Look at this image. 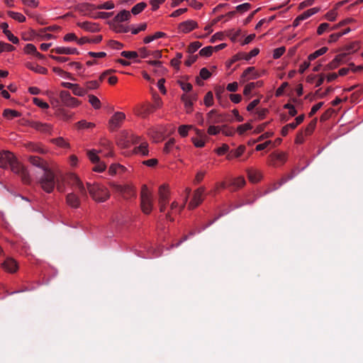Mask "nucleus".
<instances>
[{"instance_id": "f257e3e1", "label": "nucleus", "mask_w": 363, "mask_h": 363, "mask_svg": "<svg viewBox=\"0 0 363 363\" xmlns=\"http://www.w3.org/2000/svg\"><path fill=\"white\" fill-rule=\"evenodd\" d=\"M9 166L13 172L21 177L24 184L30 183V177L28 170L17 160L13 154L9 151H0V167L5 169Z\"/></svg>"}, {"instance_id": "f03ea898", "label": "nucleus", "mask_w": 363, "mask_h": 363, "mask_svg": "<svg viewBox=\"0 0 363 363\" xmlns=\"http://www.w3.org/2000/svg\"><path fill=\"white\" fill-rule=\"evenodd\" d=\"M55 186L60 192L65 191V185L71 187L72 190H78L82 196H86V190L82 181L74 174L60 175L56 177Z\"/></svg>"}, {"instance_id": "7ed1b4c3", "label": "nucleus", "mask_w": 363, "mask_h": 363, "mask_svg": "<svg viewBox=\"0 0 363 363\" xmlns=\"http://www.w3.org/2000/svg\"><path fill=\"white\" fill-rule=\"evenodd\" d=\"M87 189L92 199L97 202H104L110 196L109 191L104 186L98 184H86Z\"/></svg>"}, {"instance_id": "20e7f679", "label": "nucleus", "mask_w": 363, "mask_h": 363, "mask_svg": "<svg viewBox=\"0 0 363 363\" xmlns=\"http://www.w3.org/2000/svg\"><path fill=\"white\" fill-rule=\"evenodd\" d=\"M56 177L55 173L49 169L43 172L38 179V184L45 192L51 193L55 186Z\"/></svg>"}, {"instance_id": "39448f33", "label": "nucleus", "mask_w": 363, "mask_h": 363, "mask_svg": "<svg viewBox=\"0 0 363 363\" xmlns=\"http://www.w3.org/2000/svg\"><path fill=\"white\" fill-rule=\"evenodd\" d=\"M140 206L144 213L149 214L152 211L153 206L152 194L145 184L143 185L140 192Z\"/></svg>"}, {"instance_id": "423d86ee", "label": "nucleus", "mask_w": 363, "mask_h": 363, "mask_svg": "<svg viewBox=\"0 0 363 363\" xmlns=\"http://www.w3.org/2000/svg\"><path fill=\"white\" fill-rule=\"evenodd\" d=\"M98 152L91 150L87 152L89 159L95 164L93 170L98 172H102L106 169V164L100 160L99 157L97 155Z\"/></svg>"}, {"instance_id": "0eeeda50", "label": "nucleus", "mask_w": 363, "mask_h": 363, "mask_svg": "<svg viewBox=\"0 0 363 363\" xmlns=\"http://www.w3.org/2000/svg\"><path fill=\"white\" fill-rule=\"evenodd\" d=\"M60 98L62 104L69 108H74L80 105V101L74 97H72L67 91H61Z\"/></svg>"}, {"instance_id": "6e6552de", "label": "nucleus", "mask_w": 363, "mask_h": 363, "mask_svg": "<svg viewBox=\"0 0 363 363\" xmlns=\"http://www.w3.org/2000/svg\"><path fill=\"white\" fill-rule=\"evenodd\" d=\"M125 118V115L123 112H116L108 121V127L111 131H115L118 129L123 121Z\"/></svg>"}, {"instance_id": "1a4fd4ad", "label": "nucleus", "mask_w": 363, "mask_h": 363, "mask_svg": "<svg viewBox=\"0 0 363 363\" xmlns=\"http://www.w3.org/2000/svg\"><path fill=\"white\" fill-rule=\"evenodd\" d=\"M227 121L226 116L221 113H218L217 111L213 109L207 113L206 123L208 124H216L224 123Z\"/></svg>"}, {"instance_id": "9d476101", "label": "nucleus", "mask_w": 363, "mask_h": 363, "mask_svg": "<svg viewBox=\"0 0 363 363\" xmlns=\"http://www.w3.org/2000/svg\"><path fill=\"white\" fill-rule=\"evenodd\" d=\"M76 193H78L82 198H86V196H82L78 190H72V192L69 193L66 196V202L67 203L71 206L72 208H77L80 206V199L79 197L77 195Z\"/></svg>"}, {"instance_id": "9b49d317", "label": "nucleus", "mask_w": 363, "mask_h": 363, "mask_svg": "<svg viewBox=\"0 0 363 363\" xmlns=\"http://www.w3.org/2000/svg\"><path fill=\"white\" fill-rule=\"evenodd\" d=\"M204 191H205L204 187H200V188L197 189L196 190H195V191L194 193L193 198L189 203L188 208L189 209H194L202 203V201H203L202 196H203V194L204 193Z\"/></svg>"}, {"instance_id": "f8f14e48", "label": "nucleus", "mask_w": 363, "mask_h": 363, "mask_svg": "<svg viewBox=\"0 0 363 363\" xmlns=\"http://www.w3.org/2000/svg\"><path fill=\"white\" fill-rule=\"evenodd\" d=\"M259 48H254L248 53H245V52L238 53L232 57V59L230 60V64H233L241 59H244L245 60H250L252 57L257 55L259 54Z\"/></svg>"}, {"instance_id": "ddd939ff", "label": "nucleus", "mask_w": 363, "mask_h": 363, "mask_svg": "<svg viewBox=\"0 0 363 363\" xmlns=\"http://www.w3.org/2000/svg\"><path fill=\"white\" fill-rule=\"evenodd\" d=\"M114 8V4L112 1H107L95 6L93 4H84L81 6L82 11H91L94 9H112Z\"/></svg>"}, {"instance_id": "4468645a", "label": "nucleus", "mask_w": 363, "mask_h": 363, "mask_svg": "<svg viewBox=\"0 0 363 363\" xmlns=\"http://www.w3.org/2000/svg\"><path fill=\"white\" fill-rule=\"evenodd\" d=\"M260 77V74L255 71L254 67H247L242 74L240 79L241 82H245L250 79H256Z\"/></svg>"}, {"instance_id": "2eb2a0df", "label": "nucleus", "mask_w": 363, "mask_h": 363, "mask_svg": "<svg viewBox=\"0 0 363 363\" xmlns=\"http://www.w3.org/2000/svg\"><path fill=\"white\" fill-rule=\"evenodd\" d=\"M286 160V155L284 152L281 153H272L269 155V164L277 167L279 163L283 164Z\"/></svg>"}, {"instance_id": "dca6fc26", "label": "nucleus", "mask_w": 363, "mask_h": 363, "mask_svg": "<svg viewBox=\"0 0 363 363\" xmlns=\"http://www.w3.org/2000/svg\"><path fill=\"white\" fill-rule=\"evenodd\" d=\"M29 125L43 133H49L52 130V125L49 123H43L39 121H30Z\"/></svg>"}, {"instance_id": "f3484780", "label": "nucleus", "mask_w": 363, "mask_h": 363, "mask_svg": "<svg viewBox=\"0 0 363 363\" xmlns=\"http://www.w3.org/2000/svg\"><path fill=\"white\" fill-rule=\"evenodd\" d=\"M115 189L122 194L125 199H128L135 195L134 189L130 186L113 185Z\"/></svg>"}, {"instance_id": "a211bd4d", "label": "nucleus", "mask_w": 363, "mask_h": 363, "mask_svg": "<svg viewBox=\"0 0 363 363\" xmlns=\"http://www.w3.org/2000/svg\"><path fill=\"white\" fill-rule=\"evenodd\" d=\"M170 191L167 184H162L158 190V203H169Z\"/></svg>"}, {"instance_id": "6ab92c4d", "label": "nucleus", "mask_w": 363, "mask_h": 363, "mask_svg": "<svg viewBox=\"0 0 363 363\" xmlns=\"http://www.w3.org/2000/svg\"><path fill=\"white\" fill-rule=\"evenodd\" d=\"M28 160L33 166L42 169L43 172L50 169L47 162L38 156H30Z\"/></svg>"}, {"instance_id": "aec40b11", "label": "nucleus", "mask_w": 363, "mask_h": 363, "mask_svg": "<svg viewBox=\"0 0 363 363\" xmlns=\"http://www.w3.org/2000/svg\"><path fill=\"white\" fill-rule=\"evenodd\" d=\"M198 24L193 20H188L181 23L179 25V30L184 33H187L197 27Z\"/></svg>"}, {"instance_id": "412c9836", "label": "nucleus", "mask_w": 363, "mask_h": 363, "mask_svg": "<svg viewBox=\"0 0 363 363\" xmlns=\"http://www.w3.org/2000/svg\"><path fill=\"white\" fill-rule=\"evenodd\" d=\"M51 52L58 55H78L79 52L76 48L57 47L51 50Z\"/></svg>"}, {"instance_id": "4be33fe9", "label": "nucleus", "mask_w": 363, "mask_h": 363, "mask_svg": "<svg viewBox=\"0 0 363 363\" xmlns=\"http://www.w3.org/2000/svg\"><path fill=\"white\" fill-rule=\"evenodd\" d=\"M247 177L252 183L258 182L262 178V174L257 170L248 169L247 170Z\"/></svg>"}, {"instance_id": "5701e85b", "label": "nucleus", "mask_w": 363, "mask_h": 363, "mask_svg": "<svg viewBox=\"0 0 363 363\" xmlns=\"http://www.w3.org/2000/svg\"><path fill=\"white\" fill-rule=\"evenodd\" d=\"M296 174L294 171H292L286 177H283L277 184H274L270 191H274L278 189L281 186L285 184L288 180L292 179L295 177Z\"/></svg>"}, {"instance_id": "b1692460", "label": "nucleus", "mask_w": 363, "mask_h": 363, "mask_svg": "<svg viewBox=\"0 0 363 363\" xmlns=\"http://www.w3.org/2000/svg\"><path fill=\"white\" fill-rule=\"evenodd\" d=\"M55 114L63 121H69L72 118L74 113L65 110L63 108H58L56 110Z\"/></svg>"}, {"instance_id": "393cba45", "label": "nucleus", "mask_w": 363, "mask_h": 363, "mask_svg": "<svg viewBox=\"0 0 363 363\" xmlns=\"http://www.w3.org/2000/svg\"><path fill=\"white\" fill-rule=\"evenodd\" d=\"M78 26L83 28L84 30L89 32H96L99 30V26L96 23H93L91 22H82L79 23Z\"/></svg>"}, {"instance_id": "a878e982", "label": "nucleus", "mask_w": 363, "mask_h": 363, "mask_svg": "<svg viewBox=\"0 0 363 363\" xmlns=\"http://www.w3.org/2000/svg\"><path fill=\"white\" fill-rule=\"evenodd\" d=\"M3 267H4L8 272L11 273H13L16 272L18 269L17 264L15 260L13 259H7L3 264Z\"/></svg>"}, {"instance_id": "bb28decb", "label": "nucleus", "mask_w": 363, "mask_h": 363, "mask_svg": "<svg viewBox=\"0 0 363 363\" xmlns=\"http://www.w3.org/2000/svg\"><path fill=\"white\" fill-rule=\"evenodd\" d=\"M130 17V13L128 11L123 10L115 16L113 22L121 23L123 21L128 20Z\"/></svg>"}, {"instance_id": "cd10ccee", "label": "nucleus", "mask_w": 363, "mask_h": 363, "mask_svg": "<svg viewBox=\"0 0 363 363\" xmlns=\"http://www.w3.org/2000/svg\"><path fill=\"white\" fill-rule=\"evenodd\" d=\"M245 150V147L244 145H240L237 149L233 150L230 152V153L227 156L228 160H231L234 157L238 158L240 157Z\"/></svg>"}, {"instance_id": "c85d7f7f", "label": "nucleus", "mask_w": 363, "mask_h": 363, "mask_svg": "<svg viewBox=\"0 0 363 363\" xmlns=\"http://www.w3.org/2000/svg\"><path fill=\"white\" fill-rule=\"evenodd\" d=\"M344 55H337L333 61H331L328 65H327L325 69H334L336 67H337L340 62L344 58Z\"/></svg>"}, {"instance_id": "c756f323", "label": "nucleus", "mask_w": 363, "mask_h": 363, "mask_svg": "<svg viewBox=\"0 0 363 363\" xmlns=\"http://www.w3.org/2000/svg\"><path fill=\"white\" fill-rule=\"evenodd\" d=\"M3 116L5 118H6L7 119L11 120L14 118L20 117L21 116V114L20 112H18L17 111L6 108L4 111Z\"/></svg>"}, {"instance_id": "7c9ffc66", "label": "nucleus", "mask_w": 363, "mask_h": 363, "mask_svg": "<svg viewBox=\"0 0 363 363\" xmlns=\"http://www.w3.org/2000/svg\"><path fill=\"white\" fill-rule=\"evenodd\" d=\"M26 67L36 73L42 74H46L48 73V69L46 68L39 65L34 66L31 63H27Z\"/></svg>"}, {"instance_id": "2f4dec72", "label": "nucleus", "mask_w": 363, "mask_h": 363, "mask_svg": "<svg viewBox=\"0 0 363 363\" xmlns=\"http://www.w3.org/2000/svg\"><path fill=\"white\" fill-rule=\"evenodd\" d=\"M111 26L116 33H128L130 30L128 27L124 26L121 23L113 22Z\"/></svg>"}, {"instance_id": "473e14b6", "label": "nucleus", "mask_w": 363, "mask_h": 363, "mask_svg": "<svg viewBox=\"0 0 363 363\" xmlns=\"http://www.w3.org/2000/svg\"><path fill=\"white\" fill-rule=\"evenodd\" d=\"M99 86V82L96 80L89 81L84 83V89L86 93H87L89 91L94 90L97 89Z\"/></svg>"}, {"instance_id": "72a5a7b5", "label": "nucleus", "mask_w": 363, "mask_h": 363, "mask_svg": "<svg viewBox=\"0 0 363 363\" xmlns=\"http://www.w3.org/2000/svg\"><path fill=\"white\" fill-rule=\"evenodd\" d=\"M26 147L30 151L39 152L41 154H44L46 152L43 148L40 147L39 144H35L33 143H28L26 145Z\"/></svg>"}, {"instance_id": "f704fd0d", "label": "nucleus", "mask_w": 363, "mask_h": 363, "mask_svg": "<svg viewBox=\"0 0 363 363\" xmlns=\"http://www.w3.org/2000/svg\"><path fill=\"white\" fill-rule=\"evenodd\" d=\"M327 50H328V48L323 47L320 49L315 51L314 52H313L311 55H309V56L308 57V61L314 60L315 59H316L319 56L325 54L327 52Z\"/></svg>"}, {"instance_id": "c9c22d12", "label": "nucleus", "mask_w": 363, "mask_h": 363, "mask_svg": "<svg viewBox=\"0 0 363 363\" xmlns=\"http://www.w3.org/2000/svg\"><path fill=\"white\" fill-rule=\"evenodd\" d=\"M155 107L152 104H148L142 108V111L140 113L143 118L147 117L150 113L155 111Z\"/></svg>"}, {"instance_id": "e433bc0d", "label": "nucleus", "mask_w": 363, "mask_h": 363, "mask_svg": "<svg viewBox=\"0 0 363 363\" xmlns=\"http://www.w3.org/2000/svg\"><path fill=\"white\" fill-rule=\"evenodd\" d=\"M147 143L146 142L141 143L140 145L135 147V151L136 153H141L143 156L148 155Z\"/></svg>"}, {"instance_id": "4c0bfd02", "label": "nucleus", "mask_w": 363, "mask_h": 363, "mask_svg": "<svg viewBox=\"0 0 363 363\" xmlns=\"http://www.w3.org/2000/svg\"><path fill=\"white\" fill-rule=\"evenodd\" d=\"M9 16L13 19L18 21V22H24L26 21V17L21 13L14 12V11H9Z\"/></svg>"}, {"instance_id": "58836bf2", "label": "nucleus", "mask_w": 363, "mask_h": 363, "mask_svg": "<svg viewBox=\"0 0 363 363\" xmlns=\"http://www.w3.org/2000/svg\"><path fill=\"white\" fill-rule=\"evenodd\" d=\"M72 91L75 96H83L86 94L84 87H81L77 84H74V86L73 87Z\"/></svg>"}, {"instance_id": "ea45409f", "label": "nucleus", "mask_w": 363, "mask_h": 363, "mask_svg": "<svg viewBox=\"0 0 363 363\" xmlns=\"http://www.w3.org/2000/svg\"><path fill=\"white\" fill-rule=\"evenodd\" d=\"M75 125L78 129L92 128L95 126L94 123L84 120L77 122Z\"/></svg>"}, {"instance_id": "a19ab883", "label": "nucleus", "mask_w": 363, "mask_h": 363, "mask_svg": "<svg viewBox=\"0 0 363 363\" xmlns=\"http://www.w3.org/2000/svg\"><path fill=\"white\" fill-rule=\"evenodd\" d=\"M146 6L147 4L144 2L138 3L132 8L131 12L133 14L137 15L143 11Z\"/></svg>"}, {"instance_id": "79ce46f5", "label": "nucleus", "mask_w": 363, "mask_h": 363, "mask_svg": "<svg viewBox=\"0 0 363 363\" xmlns=\"http://www.w3.org/2000/svg\"><path fill=\"white\" fill-rule=\"evenodd\" d=\"M201 47V43L199 41H195L191 43L188 48L187 52L190 54H193L197 50H199Z\"/></svg>"}, {"instance_id": "37998d69", "label": "nucleus", "mask_w": 363, "mask_h": 363, "mask_svg": "<svg viewBox=\"0 0 363 363\" xmlns=\"http://www.w3.org/2000/svg\"><path fill=\"white\" fill-rule=\"evenodd\" d=\"M197 98L198 95L196 93L184 94L181 96L182 101H189L193 103L197 100Z\"/></svg>"}, {"instance_id": "c03bdc74", "label": "nucleus", "mask_w": 363, "mask_h": 363, "mask_svg": "<svg viewBox=\"0 0 363 363\" xmlns=\"http://www.w3.org/2000/svg\"><path fill=\"white\" fill-rule=\"evenodd\" d=\"M89 101L96 109L99 108L101 106V102L99 99L94 95H89Z\"/></svg>"}, {"instance_id": "a18cd8bd", "label": "nucleus", "mask_w": 363, "mask_h": 363, "mask_svg": "<svg viewBox=\"0 0 363 363\" xmlns=\"http://www.w3.org/2000/svg\"><path fill=\"white\" fill-rule=\"evenodd\" d=\"M121 55L127 59H135L138 57L139 54L135 51H123Z\"/></svg>"}, {"instance_id": "49530a36", "label": "nucleus", "mask_w": 363, "mask_h": 363, "mask_svg": "<svg viewBox=\"0 0 363 363\" xmlns=\"http://www.w3.org/2000/svg\"><path fill=\"white\" fill-rule=\"evenodd\" d=\"M213 51V47L207 46V47L202 48L199 51V55L203 57H209L212 55Z\"/></svg>"}, {"instance_id": "de8ad7c7", "label": "nucleus", "mask_w": 363, "mask_h": 363, "mask_svg": "<svg viewBox=\"0 0 363 363\" xmlns=\"http://www.w3.org/2000/svg\"><path fill=\"white\" fill-rule=\"evenodd\" d=\"M125 167L119 164H113L109 167V173L111 174H115L118 170H121V172L124 171Z\"/></svg>"}, {"instance_id": "09e8293b", "label": "nucleus", "mask_w": 363, "mask_h": 363, "mask_svg": "<svg viewBox=\"0 0 363 363\" xmlns=\"http://www.w3.org/2000/svg\"><path fill=\"white\" fill-rule=\"evenodd\" d=\"M15 50V48L6 43L0 42V53L2 52H11Z\"/></svg>"}, {"instance_id": "8fccbe9b", "label": "nucleus", "mask_w": 363, "mask_h": 363, "mask_svg": "<svg viewBox=\"0 0 363 363\" xmlns=\"http://www.w3.org/2000/svg\"><path fill=\"white\" fill-rule=\"evenodd\" d=\"M245 184V180L242 177H238L233 179L232 185L236 188H241Z\"/></svg>"}, {"instance_id": "3c124183", "label": "nucleus", "mask_w": 363, "mask_h": 363, "mask_svg": "<svg viewBox=\"0 0 363 363\" xmlns=\"http://www.w3.org/2000/svg\"><path fill=\"white\" fill-rule=\"evenodd\" d=\"M204 104L209 107L213 106V95L211 91H208L206 93L204 97Z\"/></svg>"}, {"instance_id": "603ef678", "label": "nucleus", "mask_w": 363, "mask_h": 363, "mask_svg": "<svg viewBox=\"0 0 363 363\" xmlns=\"http://www.w3.org/2000/svg\"><path fill=\"white\" fill-rule=\"evenodd\" d=\"M147 63L150 65L154 66L156 69L155 72H162L164 69V67L162 66V63L160 61L158 60H150L148 61Z\"/></svg>"}, {"instance_id": "864d4df0", "label": "nucleus", "mask_w": 363, "mask_h": 363, "mask_svg": "<svg viewBox=\"0 0 363 363\" xmlns=\"http://www.w3.org/2000/svg\"><path fill=\"white\" fill-rule=\"evenodd\" d=\"M33 102L35 105L43 109H47L49 108V104L48 103L43 101L41 99L38 98H33Z\"/></svg>"}, {"instance_id": "5fc2aeb1", "label": "nucleus", "mask_w": 363, "mask_h": 363, "mask_svg": "<svg viewBox=\"0 0 363 363\" xmlns=\"http://www.w3.org/2000/svg\"><path fill=\"white\" fill-rule=\"evenodd\" d=\"M206 139L203 138H193L192 142L196 147H202L205 145V140Z\"/></svg>"}, {"instance_id": "6e6d98bb", "label": "nucleus", "mask_w": 363, "mask_h": 363, "mask_svg": "<svg viewBox=\"0 0 363 363\" xmlns=\"http://www.w3.org/2000/svg\"><path fill=\"white\" fill-rule=\"evenodd\" d=\"M108 45L110 48L115 49V50H121L123 48V44H122L121 43H120L118 41H116V40H113L108 41Z\"/></svg>"}, {"instance_id": "4d7b16f0", "label": "nucleus", "mask_w": 363, "mask_h": 363, "mask_svg": "<svg viewBox=\"0 0 363 363\" xmlns=\"http://www.w3.org/2000/svg\"><path fill=\"white\" fill-rule=\"evenodd\" d=\"M52 70L54 72H55L56 74L62 76V77H64V76H66L67 78H69L71 79H73L72 77H71V74L69 73V72H65L64 70H62L61 68L60 67H54L52 68Z\"/></svg>"}, {"instance_id": "13d9d810", "label": "nucleus", "mask_w": 363, "mask_h": 363, "mask_svg": "<svg viewBox=\"0 0 363 363\" xmlns=\"http://www.w3.org/2000/svg\"><path fill=\"white\" fill-rule=\"evenodd\" d=\"M175 144V140L174 138L169 139L165 144L163 151L165 153H169L172 150V147Z\"/></svg>"}, {"instance_id": "bf43d9fd", "label": "nucleus", "mask_w": 363, "mask_h": 363, "mask_svg": "<svg viewBox=\"0 0 363 363\" xmlns=\"http://www.w3.org/2000/svg\"><path fill=\"white\" fill-rule=\"evenodd\" d=\"M252 128V126L250 125V123H245L243 125H240L238 127V132L239 133V134L242 135L243 134L245 131L248 130H251Z\"/></svg>"}, {"instance_id": "052dcab7", "label": "nucleus", "mask_w": 363, "mask_h": 363, "mask_svg": "<svg viewBox=\"0 0 363 363\" xmlns=\"http://www.w3.org/2000/svg\"><path fill=\"white\" fill-rule=\"evenodd\" d=\"M181 89L185 92H189L192 90V85L190 83L179 81Z\"/></svg>"}, {"instance_id": "680f3d73", "label": "nucleus", "mask_w": 363, "mask_h": 363, "mask_svg": "<svg viewBox=\"0 0 363 363\" xmlns=\"http://www.w3.org/2000/svg\"><path fill=\"white\" fill-rule=\"evenodd\" d=\"M319 11H320V8L315 7V8H312V9L307 10L306 11L303 12V14L305 18L307 19L310 16L318 13Z\"/></svg>"}, {"instance_id": "e2e57ef3", "label": "nucleus", "mask_w": 363, "mask_h": 363, "mask_svg": "<svg viewBox=\"0 0 363 363\" xmlns=\"http://www.w3.org/2000/svg\"><path fill=\"white\" fill-rule=\"evenodd\" d=\"M191 128H192L191 125H181V126H179V130H178L179 133L181 135V136L185 137L188 134L189 129H190Z\"/></svg>"}, {"instance_id": "0e129e2a", "label": "nucleus", "mask_w": 363, "mask_h": 363, "mask_svg": "<svg viewBox=\"0 0 363 363\" xmlns=\"http://www.w3.org/2000/svg\"><path fill=\"white\" fill-rule=\"evenodd\" d=\"M24 51L27 54L35 55L37 52V49L34 45L29 43L26 45Z\"/></svg>"}, {"instance_id": "69168bd1", "label": "nucleus", "mask_w": 363, "mask_h": 363, "mask_svg": "<svg viewBox=\"0 0 363 363\" xmlns=\"http://www.w3.org/2000/svg\"><path fill=\"white\" fill-rule=\"evenodd\" d=\"M240 35V30H238L234 31L233 30H229L228 33V36L230 38V40L233 42L236 41L237 38Z\"/></svg>"}, {"instance_id": "338daca9", "label": "nucleus", "mask_w": 363, "mask_h": 363, "mask_svg": "<svg viewBox=\"0 0 363 363\" xmlns=\"http://www.w3.org/2000/svg\"><path fill=\"white\" fill-rule=\"evenodd\" d=\"M208 125H209V127L208 128V133L209 135H216L220 132V129L218 126H215L213 124H208Z\"/></svg>"}, {"instance_id": "774afa93", "label": "nucleus", "mask_w": 363, "mask_h": 363, "mask_svg": "<svg viewBox=\"0 0 363 363\" xmlns=\"http://www.w3.org/2000/svg\"><path fill=\"white\" fill-rule=\"evenodd\" d=\"M337 13L335 9H333V10L328 11L325 14V18L330 21H335V19L337 18Z\"/></svg>"}]
</instances>
